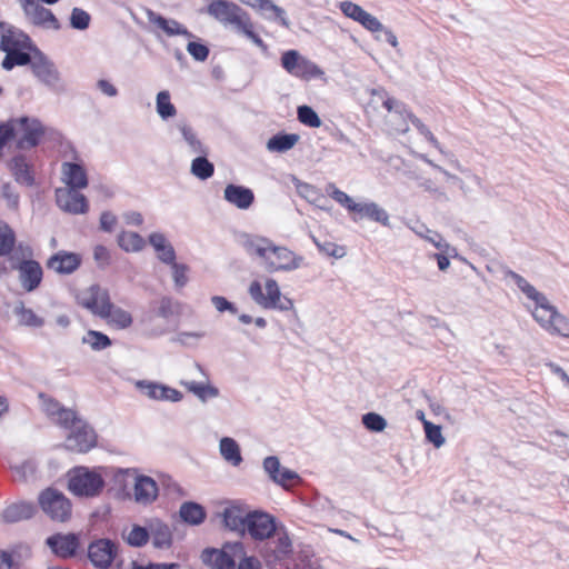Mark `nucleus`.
Masks as SVG:
<instances>
[{
  "instance_id": "41",
  "label": "nucleus",
  "mask_w": 569,
  "mask_h": 569,
  "mask_svg": "<svg viewBox=\"0 0 569 569\" xmlns=\"http://www.w3.org/2000/svg\"><path fill=\"white\" fill-rule=\"evenodd\" d=\"M149 537L152 538V543L157 548H168L171 545V531L159 520H152L149 523Z\"/></svg>"
},
{
  "instance_id": "28",
  "label": "nucleus",
  "mask_w": 569,
  "mask_h": 569,
  "mask_svg": "<svg viewBox=\"0 0 569 569\" xmlns=\"http://www.w3.org/2000/svg\"><path fill=\"white\" fill-rule=\"evenodd\" d=\"M223 198L236 208L247 210L254 201V193L247 187L229 183L223 190Z\"/></svg>"
},
{
  "instance_id": "52",
  "label": "nucleus",
  "mask_w": 569,
  "mask_h": 569,
  "mask_svg": "<svg viewBox=\"0 0 569 569\" xmlns=\"http://www.w3.org/2000/svg\"><path fill=\"white\" fill-rule=\"evenodd\" d=\"M156 110L163 120L176 116L177 109L170 101L169 91L163 90L158 92L156 97Z\"/></svg>"
},
{
  "instance_id": "27",
  "label": "nucleus",
  "mask_w": 569,
  "mask_h": 569,
  "mask_svg": "<svg viewBox=\"0 0 569 569\" xmlns=\"http://www.w3.org/2000/svg\"><path fill=\"white\" fill-rule=\"evenodd\" d=\"M137 387L150 399L167 400L178 402L182 399V393L168 386L150 381H138Z\"/></svg>"
},
{
  "instance_id": "53",
  "label": "nucleus",
  "mask_w": 569,
  "mask_h": 569,
  "mask_svg": "<svg viewBox=\"0 0 569 569\" xmlns=\"http://www.w3.org/2000/svg\"><path fill=\"white\" fill-rule=\"evenodd\" d=\"M326 191L333 200L345 207L350 213H355L358 202H356L349 194L338 189L333 183H329L326 187Z\"/></svg>"
},
{
  "instance_id": "34",
  "label": "nucleus",
  "mask_w": 569,
  "mask_h": 569,
  "mask_svg": "<svg viewBox=\"0 0 569 569\" xmlns=\"http://www.w3.org/2000/svg\"><path fill=\"white\" fill-rule=\"evenodd\" d=\"M273 242L268 238L258 236H247L242 241V246L248 254L257 256L262 260L264 268L267 269L268 259H270V252L273 247Z\"/></svg>"
},
{
  "instance_id": "62",
  "label": "nucleus",
  "mask_w": 569,
  "mask_h": 569,
  "mask_svg": "<svg viewBox=\"0 0 569 569\" xmlns=\"http://www.w3.org/2000/svg\"><path fill=\"white\" fill-rule=\"evenodd\" d=\"M170 266L172 270V279L174 281V284L178 288L184 287L188 282V267L186 264L176 263V260L173 261V264Z\"/></svg>"
},
{
  "instance_id": "36",
  "label": "nucleus",
  "mask_w": 569,
  "mask_h": 569,
  "mask_svg": "<svg viewBox=\"0 0 569 569\" xmlns=\"http://www.w3.org/2000/svg\"><path fill=\"white\" fill-rule=\"evenodd\" d=\"M13 315L21 327L40 329L46 325V319L33 309L27 307L22 301L14 305Z\"/></svg>"
},
{
  "instance_id": "48",
  "label": "nucleus",
  "mask_w": 569,
  "mask_h": 569,
  "mask_svg": "<svg viewBox=\"0 0 569 569\" xmlns=\"http://www.w3.org/2000/svg\"><path fill=\"white\" fill-rule=\"evenodd\" d=\"M118 244L127 252H138L144 248L146 241L137 232L122 231L118 236Z\"/></svg>"
},
{
  "instance_id": "35",
  "label": "nucleus",
  "mask_w": 569,
  "mask_h": 569,
  "mask_svg": "<svg viewBox=\"0 0 569 569\" xmlns=\"http://www.w3.org/2000/svg\"><path fill=\"white\" fill-rule=\"evenodd\" d=\"M62 181L68 188L83 189L88 186V178L84 169L72 162H64L61 167Z\"/></svg>"
},
{
  "instance_id": "24",
  "label": "nucleus",
  "mask_w": 569,
  "mask_h": 569,
  "mask_svg": "<svg viewBox=\"0 0 569 569\" xmlns=\"http://www.w3.org/2000/svg\"><path fill=\"white\" fill-rule=\"evenodd\" d=\"M146 17L150 26L154 30H161L169 37L173 36H183L187 38H192V33L188 31L186 27L173 19H167L161 14L152 11L151 9H146Z\"/></svg>"
},
{
  "instance_id": "15",
  "label": "nucleus",
  "mask_w": 569,
  "mask_h": 569,
  "mask_svg": "<svg viewBox=\"0 0 569 569\" xmlns=\"http://www.w3.org/2000/svg\"><path fill=\"white\" fill-rule=\"evenodd\" d=\"M77 302L92 315L101 318L111 301L107 289L92 284L77 295Z\"/></svg>"
},
{
  "instance_id": "2",
  "label": "nucleus",
  "mask_w": 569,
  "mask_h": 569,
  "mask_svg": "<svg viewBox=\"0 0 569 569\" xmlns=\"http://www.w3.org/2000/svg\"><path fill=\"white\" fill-rule=\"evenodd\" d=\"M508 277L528 300H530L527 308L537 323L551 336L569 338V318L559 312L549 299L530 284L522 276L509 271Z\"/></svg>"
},
{
  "instance_id": "39",
  "label": "nucleus",
  "mask_w": 569,
  "mask_h": 569,
  "mask_svg": "<svg viewBox=\"0 0 569 569\" xmlns=\"http://www.w3.org/2000/svg\"><path fill=\"white\" fill-rule=\"evenodd\" d=\"M410 229L420 238L432 243L440 251L448 253V257L457 256L456 248L451 247L449 243H447L443 240V238L439 233L429 230L426 226L416 224V226H411Z\"/></svg>"
},
{
  "instance_id": "3",
  "label": "nucleus",
  "mask_w": 569,
  "mask_h": 569,
  "mask_svg": "<svg viewBox=\"0 0 569 569\" xmlns=\"http://www.w3.org/2000/svg\"><path fill=\"white\" fill-rule=\"evenodd\" d=\"M43 410L54 423L70 429L64 445L68 450L84 453L96 447L97 436L94 430L76 411L64 408L53 399L43 401Z\"/></svg>"
},
{
  "instance_id": "13",
  "label": "nucleus",
  "mask_w": 569,
  "mask_h": 569,
  "mask_svg": "<svg viewBox=\"0 0 569 569\" xmlns=\"http://www.w3.org/2000/svg\"><path fill=\"white\" fill-rule=\"evenodd\" d=\"M12 121L16 131V146L19 149L36 147L46 132L42 123L36 118L21 117Z\"/></svg>"
},
{
  "instance_id": "7",
  "label": "nucleus",
  "mask_w": 569,
  "mask_h": 569,
  "mask_svg": "<svg viewBox=\"0 0 569 569\" xmlns=\"http://www.w3.org/2000/svg\"><path fill=\"white\" fill-rule=\"evenodd\" d=\"M116 481L124 488L132 487V493L128 492L127 496L139 505H150L158 497L157 482L151 477L138 475L136 470H120Z\"/></svg>"
},
{
  "instance_id": "6",
  "label": "nucleus",
  "mask_w": 569,
  "mask_h": 569,
  "mask_svg": "<svg viewBox=\"0 0 569 569\" xmlns=\"http://www.w3.org/2000/svg\"><path fill=\"white\" fill-rule=\"evenodd\" d=\"M248 292L251 299L263 309H276L280 311L295 309L293 301L282 296L278 282L272 278H267L263 287L259 281H252Z\"/></svg>"
},
{
  "instance_id": "8",
  "label": "nucleus",
  "mask_w": 569,
  "mask_h": 569,
  "mask_svg": "<svg viewBox=\"0 0 569 569\" xmlns=\"http://www.w3.org/2000/svg\"><path fill=\"white\" fill-rule=\"evenodd\" d=\"M104 487L100 469L76 467L68 472V488L78 497L91 498L98 496Z\"/></svg>"
},
{
  "instance_id": "56",
  "label": "nucleus",
  "mask_w": 569,
  "mask_h": 569,
  "mask_svg": "<svg viewBox=\"0 0 569 569\" xmlns=\"http://www.w3.org/2000/svg\"><path fill=\"white\" fill-rule=\"evenodd\" d=\"M14 241L13 230L8 224L0 222V256L9 254Z\"/></svg>"
},
{
  "instance_id": "44",
  "label": "nucleus",
  "mask_w": 569,
  "mask_h": 569,
  "mask_svg": "<svg viewBox=\"0 0 569 569\" xmlns=\"http://www.w3.org/2000/svg\"><path fill=\"white\" fill-rule=\"evenodd\" d=\"M178 130L180 131L183 140L188 144L190 152L196 154H207L208 150L203 146V143L198 139L194 130L186 122H179L177 124Z\"/></svg>"
},
{
  "instance_id": "9",
  "label": "nucleus",
  "mask_w": 569,
  "mask_h": 569,
  "mask_svg": "<svg viewBox=\"0 0 569 569\" xmlns=\"http://www.w3.org/2000/svg\"><path fill=\"white\" fill-rule=\"evenodd\" d=\"M41 510L53 521L66 522L71 518V501L60 491L48 488L39 496Z\"/></svg>"
},
{
  "instance_id": "54",
  "label": "nucleus",
  "mask_w": 569,
  "mask_h": 569,
  "mask_svg": "<svg viewBox=\"0 0 569 569\" xmlns=\"http://www.w3.org/2000/svg\"><path fill=\"white\" fill-rule=\"evenodd\" d=\"M124 540L132 547H141L149 539V528L133 526L127 533H123Z\"/></svg>"
},
{
  "instance_id": "21",
  "label": "nucleus",
  "mask_w": 569,
  "mask_h": 569,
  "mask_svg": "<svg viewBox=\"0 0 569 569\" xmlns=\"http://www.w3.org/2000/svg\"><path fill=\"white\" fill-rule=\"evenodd\" d=\"M21 7L31 23L48 29H60V23L52 11L42 7L37 0H26Z\"/></svg>"
},
{
  "instance_id": "25",
  "label": "nucleus",
  "mask_w": 569,
  "mask_h": 569,
  "mask_svg": "<svg viewBox=\"0 0 569 569\" xmlns=\"http://www.w3.org/2000/svg\"><path fill=\"white\" fill-rule=\"evenodd\" d=\"M271 538L266 551L270 553L268 557H272L273 561L282 560L292 552L291 539L282 525L276 529Z\"/></svg>"
},
{
  "instance_id": "10",
  "label": "nucleus",
  "mask_w": 569,
  "mask_h": 569,
  "mask_svg": "<svg viewBox=\"0 0 569 569\" xmlns=\"http://www.w3.org/2000/svg\"><path fill=\"white\" fill-rule=\"evenodd\" d=\"M281 66L291 76L303 80L322 78L325 74L323 70L318 64L303 57L297 50L283 52L281 56Z\"/></svg>"
},
{
  "instance_id": "55",
  "label": "nucleus",
  "mask_w": 569,
  "mask_h": 569,
  "mask_svg": "<svg viewBox=\"0 0 569 569\" xmlns=\"http://www.w3.org/2000/svg\"><path fill=\"white\" fill-rule=\"evenodd\" d=\"M298 120L310 128H319L322 124L320 117L309 106H300L297 109Z\"/></svg>"
},
{
  "instance_id": "50",
  "label": "nucleus",
  "mask_w": 569,
  "mask_h": 569,
  "mask_svg": "<svg viewBox=\"0 0 569 569\" xmlns=\"http://www.w3.org/2000/svg\"><path fill=\"white\" fill-rule=\"evenodd\" d=\"M190 171L198 179L207 180L213 176L214 167L206 158V154H200L192 160Z\"/></svg>"
},
{
  "instance_id": "17",
  "label": "nucleus",
  "mask_w": 569,
  "mask_h": 569,
  "mask_svg": "<svg viewBox=\"0 0 569 569\" xmlns=\"http://www.w3.org/2000/svg\"><path fill=\"white\" fill-rule=\"evenodd\" d=\"M303 258L286 247L273 244L267 262L268 272L292 271L301 267Z\"/></svg>"
},
{
  "instance_id": "4",
  "label": "nucleus",
  "mask_w": 569,
  "mask_h": 569,
  "mask_svg": "<svg viewBox=\"0 0 569 569\" xmlns=\"http://www.w3.org/2000/svg\"><path fill=\"white\" fill-rule=\"evenodd\" d=\"M371 96L373 97L372 101H376L375 98L380 100L382 102L383 108L389 113H392L391 118L399 116L402 119V122L398 126H395V130L397 132L405 133L409 130V126L407 120H410L411 123L417 128L420 134H422L427 141H429L436 149H438L440 152H442L441 146L437 138L433 136V133L429 130V128L416 116L407 111L405 106L396 100L395 98L390 97L387 91L382 88L372 89ZM391 124H395L393 120H389Z\"/></svg>"
},
{
  "instance_id": "23",
  "label": "nucleus",
  "mask_w": 569,
  "mask_h": 569,
  "mask_svg": "<svg viewBox=\"0 0 569 569\" xmlns=\"http://www.w3.org/2000/svg\"><path fill=\"white\" fill-rule=\"evenodd\" d=\"M249 511L244 506L230 503L219 513L226 528L240 535L246 533V523L249 518Z\"/></svg>"
},
{
  "instance_id": "64",
  "label": "nucleus",
  "mask_w": 569,
  "mask_h": 569,
  "mask_svg": "<svg viewBox=\"0 0 569 569\" xmlns=\"http://www.w3.org/2000/svg\"><path fill=\"white\" fill-rule=\"evenodd\" d=\"M187 51L197 61H204L209 56V49L204 44L194 41L187 44Z\"/></svg>"
},
{
  "instance_id": "60",
  "label": "nucleus",
  "mask_w": 569,
  "mask_h": 569,
  "mask_svg": "<svg viewBox=\"0 0 569 569\" xmlns=\"http://www.w3.org/2000/svg\"><path fill=\"white\" fill-rule=\"evenodd\" d=\"M1 198L7 202V206L17 210L19 207L20 194L11 182H6L1 186Z\"/></svg>"
},
{
  "instance_id": "31",
  "label": "nucleus",
  "mask_w": 569,
  "mask_h": 569,
  "mask_svg": "<svg viewBox=\"0 0 569 569\" xmlns=\"http://www.w3.org/2000/svg\"><path fill=\"white\" fill-rule=\"evenodd\" d=\"M242 3L258 11L263 18L274 20L283 27H289V21L282 8L274 4L271 0H240Z\"/></svg>"
},
{
  "instance_id": "20",
  "label": "nucleus",
  "mask_w": 569,
  "mask_h": 569,
  "mask_svg": "<svg viewBox=\"0 0 569 569\" xmlns=\"http://www.w3.org/2000/svg\"><path fill=\"white\" fill-rule=\"evenodd\" d=\"M18 271L20 286L27 291H34L42 281L43 271L39 262L34 260H22L12 266Z\"/></svg>"
},
{
  "instance_id": "51",
  "label": "nucleus",
  "mask_w": 569,
  "mask_h": 569,
  "mask_svg": "<svg viewBox=\"0 0 569 569\" xmlns=\"http://www.w3.org/2000/svg\"><path fill=\"white\" fill-rule=\"evenodd\" d=\"M81 342L89 346L94 351H101L111 346L110 338L107 335L96 330L87 331V333L82 337Z\"/></svg>"
},
{
  "instance_id": "18",
  "label": "nucleus",
  "mask_w": 569,
  "mask_h": 569,
  "mask_svg": "<svg viewBox=\"0 0 569 569\" xmlns=\"http://www.w3.org/2000/svg\"><path fill=\"white\" fill-rule=\"evenodd\" d=\"M338 7L347 18L358 22L366 30L372 33H377L379 30L383 29V24L377 17L372 16L362 7L350 0L339 2Z\"/></svg>"
},
{
  "instance_id": "46",
  "label": "nucleus",
  "mask_w": 569,
  "mask_h": 569,
  "mask_svg": "<svg viewBox=\"0 0 569 569\" xmlns=\"http://www.w3.org/2000/svg\"><path fill=\"white\" fill-rule=\"evenodd\" d=\"M180 517L183 521L197 526L206 518L204 509L196 502H184L180 507Z\"/></svg>"
},
{
  "instance_id": "58",
  "label": "nucleus",
  "mask_w": 569,
  "mask_h": 569,
  "mask_svg": "<svg viewBox=\"0 0 569 569\" xmlns=\"http://www.w3.org/2000/svg\"><path fill=\"white\" fill-rule=\"evenodd\" d=\"M423 430L427 440L431 442L436 448H440L445 445L446 438L442 435V429L440 426L433 425L430 421H425Z\"/></svg>"
},
{
  "instance_id": "30",
  "label": "nucleus",
  "mask_w": 569,
  "mask_h": 569,
  "mask_svg": "<svg viewBox=\"0 0 569 569\" xmlns=\"http://www.w3.org/2000/svg\"><path fill=\"white\" fill-rule=\"evenodd\" d=\"M47 545L57 556L68 558L76 553L79 541L74 533H57L47 539Z\"/></svg>"
},
{
  "instance_id": "43",
  "label": "nucleus",
  "mask_w": 569,
  "mask_h": 569,
  "mask_svg": "<svg viewBox=\"0 0 569 569\" xmlns=\"http://www.w3.org/2000/svg\"><path fill=\"white\" fill-rule=\"evenodd\" d=\"M299 141L296 133L276 134L267 141V149L270 152H286L292 149Z\"/></svg>"
},
{
  "instance_id": "45",
  "label": "nucleus",
  "mask_w": 569,
  "mask_h": 569,
  "mask_svg": "<svg viewBox=\"0 0 569 569\" xmlns=\"http://www.w3.org/2000/svg\"><path fill=\"white\" fill-rule=\"evenodd\" d=\"M219 449L222 458L227 462L234 467L241 463L242 457L240 453V447L234 439L229 437L222 438L220 440Z\"/></svg>"
},
{
  "instance_id": "19",
  "label": "nucleus",
  "mask_w": 569,
  "mask_h": 569,
  "mask_svg": "<svg viewBox=\"0 0 569 569\" xmlns=\"http://www.w3.org/2000/svg\"><path fill=\"white\" fill-rule=\"evenodd\" d=\"M73 188H59L56 190V201L58 207L72 214H81L88 211V201L86 197Z\"/></svg>"
},
{
  "instance_id": "16",
  "label": "nucleus",
  "mask_w": 569,
  "mask_h": 569,
  "mask_svg": "<svg viewBox=\"0 0 569 569\" xmlns=\"http://www.w3.org/2000/svg\"><path fill=\"white\" fill-rule=\"evenodd\" d=\"M279 526L276 518L264 511L254 510L249 513L246 523V532L253 540L271 539L272 533Z\"/></svg>"
},
{
  "instance_id": "42",
  "label": "nucleus",
  "mask_w": 569,
  "mask_h": 569,
  "mask_svg": "<svg viewBox=\"0 0 569 569\" xmlns=\"http://www.w3.org/2000/svg\"><path fill=\"white\" fill-rule=\"evenodd\" d=\"M34 513V507L29 502L13 503L3 510L2 517L7 522H18L29 519Z\"/></svg>"
},
{
  "instance_id": "11",
  "label": "nucleus",
  "mask_w": 569,
  "mask_h": 569,
  "mask_svg": "<svg viewBox=\"0 0 569 569\" xmlns=\"http://www.w3.org/2000/svg\"><path fill=\"white\" fill-rule=\"evenodd\" d=\"M243 556L241 542L227 543L222 549H204L202 561L212 569H236V560Z\"/></svg>"
},
{
  "instance_id": "22",
  "label": "nucleus",
  "mask_w": 569,
  "mask_h": 569,
  "mask_svg": "<svg viewBox=\"0 0 569 569\" xmlns=\"http://www.w3.org/2000/svg\"><path fill=\"white\" fill-rule=\"evenodd\" d=\"M33 49L31 39L21 30L0 22V50Z\"/></svg>"
},
{
  "instance_id": "12",
  "label": "nucleus",
  "mask_w": 569,
  "mask_h": 569,
  "mask_svg": "<svg viewBox=\"0 0 569 569\" xmlns=\"http://www.w3.org/2000/svg\"><path fill=\"white\" fill-rule=\"evenodd\" d=\"M31 70L34 77L44 86L56 92L64 91V86L60 77V72L54 63L50 61L38 49H34V54L31 61Z\"/></svg>"
},
{
  "instance_id": "57",
  "label": "nucleus",
  "mask_w": 569,
  "mask_h": 569,
  "mask_svg": "<svg viewBox=\"0 0 569 569\" xmlns=\"http://www.w3.org/2000/svg\"><path fill=\"white\" fill-rule=\"evenodd\" d=\"M361 421L366 429L371 432H382L387 428V420L376 412L363 415Z\"/></svg>"
},
{
  "instance_id": "37",
  "label": "nucleus",
  "mask_w": 569,
  "mask_h": 569,
  "mask_svg": "<svg viewBox=\"0 0 569 569\" xmlns=\"http://www.w3.org/2000/svg\"><path fill=\"white\" fill-rule=\"evenodd\" d=\"M149 243L154 249L158 259L166 264H173L176 251L166 236L161 232H152L149 236Z\"/></svg>"
},
{
  "instance_id": "47",
  "label": "nucleus",
  "mask_w": 569,
  "mask_h": 569,
  "mask_svg": "<svg viewBox=\"0 0 569 569\" xmlns=\"http://www.w3.org/2000/svg\"><path fill=\"white\" fill-rule=\"evenodd\" d=\"M296 188L300 197L306 199L308 202L317 206L318 208L327 210L326 206L322 203L326 200L325 196L315 186L306 182H298L296 184Z\"/></svg>"
},
{
  "instance_id": "14",
  "label": "nucleus",
  "mask_w": 569,
  "mask_h": 569,
  "mask_svg": "<svg viewBox=\"0 0 569 569\" xmlns=\"http://www.w3.org/2000/svg\"><path fill=\"white\" fill-rule=\"evenodd\" d=\"M209 16L223 24H231L237 30L249 17L238 4L227 0H213L207 8Z\"/></svg>"
},
{
  "instance_id": "29",
  "label": "nucleus",
  "mask_w": 569,
  "mask_h": 569,
  "mask_svg": "<svg viewBox=\"0 0 569 569\" xmlns=\"http://www.w3.org/2000/svg\"><path fill=\"white\" fill-rule=\"evenodd\" d=\"M9 169L19 184L30 187L34 183L32 162L27 156H14L9 162Z\"/></svg>"
},
{
  "instance_id": "1",
  "label": "nucleus",
  "mask_w": 569,
  "mask_h": 569,
  "mask_svg": "<svg viewBox=\"0 0 569 569\" xmlns=\"http://www.w3.org/2000/svg\"><path fill=\"white\" fill-rule=\"evenodd\" d=\"M508 277L528 300H530L527 308L537 323L551 336L569 338V318L559 312L549 299L530 284L522 276L509 271Z\"/></svg>"
},
{
  "instance_id": "32",
  "label": "nucleus",
  "mask_w": 569,
  "mask_h": 569,
  "mask_svg": "<svg viewBox=\"0 0 569 569\" xmlns=\"http://www.w3.org/2000/svg\"><path fill=\"white\" fill-rule=\"evenodd\" d=\"M89 558L96 567L107 568L114 556V545L110 540H98L89 546Z\"/></svg>"
},
{
  "instance_id": "26",
  "label": "nucleus",
  "mask_w": 569,
  "mask_h": 569,
  "mask_svg": "<svg viewBox=\"0 0 569 569\" xmlns=\"http://www.w3.org/2000/svg\"><path fill=\"white\" fill-rule=\"evenodd\" d=\"M365 218L380 223L383 227H390L389 213L375 201L358 202L352 219L353 221H358Z\"/></svg>"
},
{
  "instance_id": "5",
  "label": "nucleus",
  "mask_w": 569,
  "mask_h": 569,
  "mask_svg": "<svg viewBox=\"0 0 569 569\" xmlns=\"http://www.w3.org/2000/svg\"><path fill=\"white\" fill-rule=\"evenodd\" d=\"M420 159L428 163L432 169L440 172L446 178L447 182L450 186L456 187L465 197L469 196L475 189L480 188L482 184L481 178L470 168L462 166L456 158L450 160V164L456 172L445 169L425 154H421Z\"/></svg>"
},
{
  "instance_id": "61",
  "label": "nucleus",
  "mask_w": 569,
  "mask_h": 569,
  "mask_svg": "<svg viewBox=\"0 0 569 569\" xmlns=\"http://www.w3.org/2000/svg\"><path fill=\"white\" fill-rule=\"evenodd\" d=\"M90 14L80 8H73L70 16V26L77 30H86L90 24Z\"/></svg>"
},
{
  "instance_id": "63",
  "label": "nucleus",
  "mask_w": 569,
  "mask_h": 569,
  "mask_svg": "<svg viewBox=\"0 0 569 569\" xmlns=\"http://www.w3.org/2000/svg\"><path fill=\"white\" fill-rule=\"evenodd\" d=\"M204 333L201 331H180L176 336V341L191 347L194 346L201 338H203Z\"/></svg>"
},
{
  "instance_id": "59",
  "label": "nucleus",
  "mask_w": 569,
  "mask_h": 569,
  "mask_svg": "<svg viewBox=\"0 0 569 569\" xmlns=\"http://www.w3.org/2000/svg\"><path fill=\"white\" fill-rule=\"evenodd\" d=\"M313 239V242L316 243V246L318 247V249L329 256V257H333L336 259H341L346 256L347 251H346V248L342 247V246H339L335 242H331V241H325V242H320L318 239H316L315 237L312 238Z\"/></svg>"
},
{
  "instance_id": "38",
  "label": "nucleus",
  "mask_w": 569,
  "mask_h": 569,
  "mask_svg": "<svg viewBox=\"0 0 569 569\" xmlns=\"http://www.w3.org/2000/svg\"><path fill=\"white\" fill-rule=\"evenodd\" d=\"M101 319L106 320V322L118 330H124L129 328L132 322V316L129 311L113 305L110 302V307L107 308Z\"/></svg>"
},
{
  "instance_id": "33",
  "label": "nucleus",
  "mask_w": 569,
  "mask_h": 569,
  "mask_svg": "<svg viewBox=\"0 0 569 569\" xmlns=\"http://www.w3.org/2000/svg\"><path fill=\"white\" fill-rule=\"evenodd\" d=\"M80 257L72 252L60 251L48 260V268L60 274H70L80 266Z\"/></svg>"
},
{
  "instance_id": "40",
  "label": "nucleus",
  "mask_w": 569,
  "mask_h": 569,
  "mask_svg": "<svg viewBox=\"0 0 569 569\" xmlns=\"http://www.w3.org/2000/svg\"><path fill=\"white\" fill-rule=\"evenodd\" d=\"M34 49L36 48L33 47V49H16L7 51L1 63L2 68L4 70H11L16 66L31 64Z\"/></svg>"
},
{
  "instance_id": "49",
  "label": "nucleus",
  "mask_w": 569,
  "mask_h": 569,
  "mask_svg": "<svg viewBox=\"0 0 569 569\" xmlns=\"http://www.w3.org/2000/svg\"><path fill=\"white\" fill-rule=\"evenodd\" d=\"M181 385L197 396L202 402L207 401L209 398H216L219 395V390L207 382L183 380L181 381Z\"/></svg>"
}]
</instances>
